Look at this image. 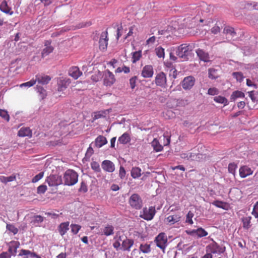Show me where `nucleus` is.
<instances>
[{
    "instance_id": "obj_39",
    "label": "nucleus",
    "mask_w": 258,
    "mask_h": 258,
    "mask_svg": "<svg viewBox=\"0 0 258 258\" xmlns=\"http://www.w3.org/2000/svg\"><path fill=\"white\" fill-rule=\"evenodd\" d=\"M214 100L218 103L223 104L224 106H226L228 104V100L223 96H217L214 98Z\"/></svg>"
},
{
    "instance_id": "obj_64",
    "label": "nucleus",
    "mask_w": 258,
    "mask_h": 258,
    "mask_svg": "<svg viewBox=\"0 0 258 258\" xmlns=\"http://www.w3.org/2000/svg\"><path fill=\"white\" fill-rule=\"evenodd\" d=\"M251 213L255 218H258V202L254 205Z\"/></svg>"
},
{
    "instance_id": "obj_13",
    "label": "nucleus",
    "mask_w": 258,
    "mask_h": 258,
    "mask_svg": "<svg viewBox=\"0 0 258 258\" xmlns=\"http://www.w3.org/2000/svg\"><path fill=\"white\" fill-rule=\"evenodd\" d=\"M155 84L161 87H165L167 79L165 74L163 72L158 74L155 77Z\"/></svg>"
},
{
    "instance_id": "obj_16",
    "label": "nucleus",
    "mask_w": 258,
    "mask_h": 258,
    "mask_svg": "<svg viewBox=\"0 0 258 258\" xmlns=\"http://www.w3.org/2000/svg\"><path fill=\"white\" fill-rule=\"evenodd\" d=\"M51 40H46L44 42V46L41 52V56L42 57H44L48 55H49L50 53H51L54 48L51 45Z\"/></svg>"
},
{
    "instance_id": "obj_36",
    "label": "nucleus",
    "mask_w": 258,
    "mask_h": 258,
    "mask_svg": "<svg viewBox=\"0 0 258 258\" xmlns=\"http://www.w3.org/2000/svg\"><path fill=\"white\" fill-rule=\"evenodd\" d=\"M212 204L218 208H222L226 210H228L229 208L228 204L222 201H215L212 203Z\"/></svg>"
},
{
    "instance_id": "obj_23",
    "label": "nucleus",
    "mask_w": 258,
    "mask_h": 258,
    "mask_svg": "<svg viewBox=\"0 0 258 258\" xmlns=\"http://www.w3.org/2000/svg\"><path fill=\"white\" fill-rule=\"evenodd\" d=\"M51 78L47 75H38L35 76L36 83L37 82L38 83L45 85L48 83Z\"/></svg>"
},
{
    "instance_id": "obj_51",
    "label": "nucleus",
    "mask_w": 258,
    "mask_h": 258,
    "mask_svg": "<svg viewBox=\"0 0 258 258\" xmlns=\"http://www.w3.org/2000/svg\"><path fill=\"white\" fill-rule=\"evenodd\" d=\"M0 116L7 121L10 120V116L6 110L0 109Z\"/></svg>"
},
{
    "instance_id": "obj_59",
    "label": "nucleus",
    "mask_w": 258,
    "mask_h": 258,
    "mask_svg": "<svg viewBox=\"0 0 258 258\" xmlns=\"http://www.w3.org/2000/svg\"><path fill=\"white\" fill-rule=\"evenodd\" d=\"M245 68L249 70L258 69V58L256 59L254 64H248L246 65Z\"/></svg>"
},
{
    "instance_id": "obj_38",
    "label": "nucleus",
    "mask_w": 258,
    "mask_h": 258,
    "mask_svg": "<svg viewBox=\"0 0 258 258\" xmlns=\"http://www.w3.org/2000/svg\"><path fill=\"white\" fill-rule=\"evenodd\" d=\"M141 169L138 167H134L131 170V176L133 178H137L141 175Z\"/></svg>"
},
{
    "instance_id": "obj_48",
    "label": "nucleus",
    "mask_w": 258,
    "mask_h": 258,
    "mask_svg": "<svg viewBox=\"0 0 258 258\" xmlns=\"http://www.w3.org/2000/svg\"><path fill=\"white\" fill-rule=\"evenodd\" d=\"M91 169L96 172H100L101 171V168L100 165L96 161H92L91 164Z\"/></svg>"
},
{
    "instance_id": "obj_4",
    "label": "nucleus",
    "mask_w": 258,
    "mask_h": 258,
    "mask_svg": "<svg viewBox=\"0 0 258 258\" xmlns=\"http://www.w3.org/2000/svg\"><path fill=\"white\" fill-rule=\"evenodd\" d=\"M128 203L130 206L136 210L141 209L143 205L142 198L137 194H133L130 197Z\"/></svg>"
},
{
    "instance_id": "obj_7",
    "label": "nucleus",
    "mask_w": 258,
    "mask_h": 258,
    "mask_svg": "<svg viewBox=\"0 0 258 258\" xmlns=\"http://www.w3.org/2000/svg\"><path fill=\"white\" fill-rule=\"evenodd\" d=\"M208 9V5L204 2H202L201 5L199 6H197L195 5L191 6L189 9L190 11L191 15L196 17L202 13V11H205V9Z\"/></svg>"
},
{
    "instance_id": "obj_2",
    "label": "nucleus",
    "mask_w": 258,
    "mask_h": 258,
    "mask_svg": "<svg viewBox=\"0 0 258 258\" xmlns=\"http://www.w3.org/2000/svg\"><path fill=\"white\" fill-rule=\"evenodd\" d=\"M64 184L72 186L75 184L78 180V174L73 170H67L63 175Z\"/></svg>"
},
{
    "instance_id": "obj_60",
    "label": "nucleus",
    "mask_w": 258,
    "mask_h": 258,
    "mask_svg": "<svg viewBox=\"0 0 258 258\" xmlns=\"http://www.w3.org/2000/svg\"><path fill=\"white\" fill-rule=\"evenodd\" d=\"M141 56V52L140 51H136L134 52L133 54V62H135L139 60Z\"/></svg>"
},
{
    "instance_id": "obj_8",
    "label": "nucleus",
    "mask_w": 258,
    "mask_h": 258,
    "mask_svg": "<svg viewBox=\"0 0 258 258\" xmlns=\"http://www.w3.org/2000/svg\"><path fill=\"white\" fill-rule=\"evenodd\" d=\"M196 82L195 78L191 76L185 77L182 81L181 84L182 88L185 90H190L195 85Z\"/></svg>"
},
{
    "instance_id": "obj_62",
    "label": "nucleus",
    "mask_w": 258,
    "mask_h": 258,
    "mask_svg": "<svg viewBox=\"0 0 258 258\" xmlns=\"http://www.w3.org/2000/svg\"><path fill=\"white\" fill-rule=\"evenodd\" d=\"M137 80V77L136 76H134L130 79V85L131 88L133 89L136 87Z\"/></svg>"
},
{
    "instance_id": "obj_10",
    "label": "nucleus",
    "mask_w": 258,
    "mask_h": 258,
    "mask_svg": "<svg viewBox=\"0 0 258 258\" xmlns=\"http://www.w3.org/2000/svg\"><path fill=\"white\" fill-rule=\"evenodd\" d=\"M223 34L225 35L226 39L228 41L234 40L237 38L236 32L234 28L229 26L225 27Z\"/></svg>"
},
{
    "instance_id": "obj_19",
    "label": "nucleus",
    "mask_w": 258,
    "mask_h": 258,
    "mask_svg": "<svg viewBox=\"0 0 258 258\" xmlns=\"http://www.w3.org/2000/svg\"><path fill=\"white\" fill-rule=\"evenodd\" d=\"M196 53L201 60L206 62L210 61V57L209 53L204 50L200 48L196 50Z\"/></svg>"
},
{
    "instance_id": "obj_11",
    "label": "nucleus",
    "mask_w": 258,
    "mask_h": 258,
    "mask_svg": "<svg viewBox=\"0 0 258 258\" xmlns=\"http://www.w3.org/2000/svg\"><path fill=\"white\" fill-rule=\"evenodd\" d=\"M46 182L49 186H56L62 183V179L58 175H52L46 178Z\"/></svg>"
},
{
    "instance_id": "obj_29",
    "label": "nucleus",
    "mask_w": 258,
    "mask_h": 258,
    "mask_svg": "<svg viewBox=\"0 0 258 258\" xmlns=\"http://www.w3.org/2000/svg\"><path fill=\"white\" fill-rule=\"evenodd\" d=\"M107 141L106 138L103 136H99L95 140V145L99 148L106 144Z\"/></svg>"
},
{
    "instance_id": "obj_27",
    "label": "nucleus",
    "mask_w": 258,
    "mask_h": 258,
    "mask_svg": "<svg viewBox=\"0 0 258 258\" xmlns=\"http://www.w3.org/2000/svg\"><path fill=\"white\" fill-rule=\"evenodd\" d=\"M18 136L21 137H31L32 131L28 127H22L19 131Z\"/></svg>"
},
{
    "instance_id": "obj_42",
    "label": "nucleus",
    "mask_w": 258,
    "mask_h": 258,
    "mask_svg": "<svg viewBox=\"0 0 258 258\" xmlns=\"http://www.w3.org/2000/svg\"><path fill=\"white\" fill-rule=\"evenodd\" d=\"M140 250L144 253H149L150 252L151 246L148 243H142L140 246Z\"/></svg>"
},
{
    "instance_id": "obj_9",
    "label": "nucleus",
    "mask_w": 258,
    "mask_h": 258,
    "mask_svg": "<svg viewBox=\"0 0 258 258\" xmlns=\"http://www.w3.org/2000/svg\"><path fill=\"white\" fill-rule=\"evenodd\" d=\"M208 248V251H209L208 253H211L212 255L216 254L219 255L224 251V249L215 241L209 244Z\"/></svg>"
},
{
    "instance_id": "obj_37",
    "label": "nucleus",
    "mask_w": 258,
    "mask_h": 258,
    "mask_svg": "<svg viewBox=\"0 0 258 258\" xmlns=\"http://www.w3.org/2000/svg\"><path fill=\"white\" fill-rule=\"evenodd\" d=\"M131 140L130 136L127 133H124L122 134L118 140V141L122 144H126L128 143Z\"/></svg>"
},
{
    "instance_id": "obj_58",
    "label": "nucleus",
    "mask_w": 258,
    "mask_h": 258,
    "mask_svg": "<svg viewBox=\"0 0 258 258\" xmlns=\"http://www.w3.org/2000/svg\"><path fill=\"white\" fill-rule=\"evenodd\" d=\"M43 172H41L39 173L32 178V182L33 183L37 182L43 177Z\"/></svg>"
},
{
    "instance_id": "obj_34",
    "label": "nucleus",
    "mask_w": 258,
    "mask_h": 258,
    "mask_svg": "<svg viewBox=\"0 0 258 258\" xmlns=\"http://www.w3.org/2000/svg\"><path fill=\"white\" fill-rule=\"evenodd\" d=\"M251 217L246 216L241 219L242 226L244 229H248L251 226Z\"/></svg>"
},
{
    "instance_id": "obj_12",
    "label": "nucleus",
    "mask_w": 258,
    "mask_h": 258,
    "mask_svg": "<svg viewBox=\"0 0 258 258\" xmlns=\"http://www.w3.org/2000/svg\"><path fill=\"white\" fill-rule=\"evenodd\" d=\"M186 233L192 236H197L201 238L208 235V232L202 227L198 228L197 229L187 230Z\"/></svg>"
},
{
    "instance_id": "obj_56",
    "label": "nucleus",
    "mask_w": 258,
    "mask_h": 258,
    "mask_svg": "<svg viewBox=\"0 0 258 258\" xmlns=\"http://www.w3.org/2000/svg\"><path fill=\"white\" fill-rule=\"evenodd\" d=\"M232 75L237 81L240 82L242 81L244 78L243 74L241 72H234L232 74Z\"/></svg>"
},
{
    "instance_id": "obj_26",
    "label": "nucleus",
    "mask_w": 258,
    "mask_h": 258,
    "mask_svg": "<svg viewBox=\"0 0 258 258\" xmlns=\"http://www.w3.org/2000/svg\"><path fill=\"white\" fill-rule=\"evenodd\" d=\"M252 172L253 171L251 168L246 166H243L239 169V174L242 178L252 174Z\"/></svg>"
},
{
    "instance_id": "obj_14",
    "label": "nucleus",
    "mask_w": 258,
    "mask_h": 258,
    "mask_svg": "<svg viewBox=\"0 0 258 258\" xmlns=\"http://www.w3.org/2000/svg\"><path fill=\"white\" fill-rule=\"evenodd\" d=\"M107 32H103L100 36L99 40V48L101 50H104L107 48L108 39L107 37Z\"/></svg>"
},
{
    "instance_id": "obj_44",
    "label": "nucleus",
    "mask_w": 258,
    "mask_h": 258,
    "mask_svg": "<svg viewBox=\"0 0 258 258\" xmlns=\"http://www.w3.org/2000/svg\"><path fill=\"white\" fill-rule=\"evenodd\" d=\"M204 155L200 153H190V161H200L202 159H203L204 157Z\"/></svg>"
},
{
    "instance_id": "obj_40",
    "label": "nucleus",
    "mask_w": 258,
    "mask_h": 258,
    "mask_svg": "<svg viewBox=\"0 0 258 258\" xmlns=\"http://www.w3.org/2000/svg\"><path fill=\"white\" fill-rule=\"evenodd\" d=\"M155 52L159 58H164L165 57L164 49L161 46H157L155 49Z\"/></svg>"
},
{
    "instance_id": "obj_3",
    "label": "nucleus",
    "mask_w": 258,
    "mask_h": 258,
    "mask_svg": "<svg viewBox=\"0 0 258 258\" xmlns=\"http://www.w3.org/2000/svg\"><path fill=\"white\" fill-rule=\"evenodd\" d=\"M156 214V210L154 206H150L149 208H144L140 212V217L147 221L152 220Z\"/></svg>"
},
{
    "instance_id": "obj_28",
    "label": "nucleus",
    "mask_w": 258,
    "mask_h": 258,
    "mask_svg": "<svg viewBox=\"0 0 258 258\" xmlns=\"http://www.w3.org/2000/svg\"><path fill=\"white\" fill-rule=\"evenodd\" d=\"M19 255H25V258H41L40 256L37 254L36 253L32 252L31 251L26 249H22L20 251V253H19Z\"/></svg>"
},
{
    "instance_id": "obj_6",
    "label": "nucleus",
    "mask_w": 258,
    "mask_h": 258,
    "mask_svg": "<svg viewBox=\"0 0 258 258\" xmlns=\"http://www.w3.org/2000/svg\"><path fill=\"white\" fill-rule=\"evenodd\" d=\"M103 78L104 85L106 86H112L116 81L114 75L109 70L103 73Z\"/></svg>"
},
{
    "instance_id": "obj_20",
    "label": "nucleus",
    "mask_w": 258,
    "mask_h": 258,
    "mask_svg": "<svg viewBox=\"0 0 258 258\" xmlns=\"http://www.w3.org/2000/svg\"><path fill=\"white\" fill-rule=\"evenodd\" d=\"M71 83L70 79L68 78H62L58 81V91H63L67 89L68 86Z\"/></svg>"
},
{
    "instance_id": "obj_22",
    "label": "nucleus",
    "mask_w": 258,
    "mask_h": 258,
    "mask_svg": "<svg viewBox=\"0 0 258 258\" xmlns=\"http://www.w3.org/2000/svg\"><path fill=\"white\" fill-rule=\"evenodd\" d=\"M69 75L74 79H77L82 75V73L80 71L77 67H73L71 68L69 72Z\"/></svg>"
},
{
    "instance_id": "obj_52",
    "label": "nucleus",
    "mask_w": 258,
    "mask_h": 258,
    "mask_svg": "<svg viewBox=\"0 0 258 258\" xmlns=\"http://www.w3.org/2000/svg\"><path fill=\"white\" fill-rule=\"evenodd\" d=\"M36 83V80H34V79H31L30 81H28L26 83H22L20 85V87H27L29 88L31 86H33Z\"/></svg>"
},
{
    "instance_id": "obj_55",
    "label": "nucleus",
    "mask_w": 258,
    "mask_h": 258,
    "mask_svg": "<svg viewBox=\"0 0 258 258\" xmlns=\"http://www.w3.org/2000/svg\"><path fill=\"white\" fill-rule=\"evenodd\" d=\"M194 216V215L191 212H188L186 216L185 222L189 224L192 225L194 223V222L192 219Z\"/></svg>"
},
{
    "instance_id": "obj_57",
    "label": "nucleus",
    "mask_w": 258,
    "mask_h": 258,
    "mask_svg": "<svg viewBox=\"0 0 258 258\" xmlns=\"http://www.w3.org/2000/svg\"><path fill=\"white\" fill-rule=\"evenodd\" d=\"M94 153V150L93 148L91 147V146H90L87 149V152L85 154V159H89L91 156L93 155Z\"/></svg>"
},
{
    "instance_id": "obj_35",
    "label": "nucleus",
    "mask_w": 258,
    "mask_h": 258,
    "mask_svg": "<svg viewBox=\"0 0 258 258\" xmlns=\"http://www.w3.org/2000/svg\"><path fill=\"white\" fill-rule=\"evenodd\" d=\"M245 95L244 93L240 91H234L230 96V99L232 101H235L238 98H244Z\"/></svg>"
},
{
    "instance_id": "obj_24",
    "label": "nucleus",
    "mask_w": 258,
    "mask_h": 258,
    "mask_svg": "<svg viewBox=\"0 0 258 258\" xmlns=\"http://www.w3.org/2000/svg\"><path fill=\"white\" fill-rule=\"evenodd\" d=\"M9 252L11 255H15L17 249L19 246V243L16 241H12L9 243Z\"/></svg>"
},
{
    "instance_id": "obj_54",
    "label": "nucleus",
    "mask_w": 258,
    "mask_h": 258,
    "mask_svg": "<svg viewBox=\"0 0 258 258\" xmlns=\"http://www.w3.org/2000/svg\"><path fill=\"white\" fill-rule=\"evenodd\" d=\"M70 227L71 228V231L74 234H77L81 228V226L78 224H72Z\"/></svg>"
},
{
    "instance_id": "obj_53",
    "label": "nucleus",
    "mask_w": 258,
    "mask_h": 258,
    "mask_svg": "<svg viewBox=\"0 0 258 258\" xmlns=\"http://www.w3.org/2000/svg\"><path fill=\"white\" fill-rule=\"evenodd\" d=\"M237 167V166L234 163H230L228 165V171L229 173L232 174L233 175H235V171Z\"/></svg>"
},
{
    "instance_id": "obj_18",
    "label": "nucleus",
    "mask_w": 258,
    "mask_h": 258,
    "mask_svg": "<svg viewBox=\"0 0 258 258\" xmlns=\"http://www.w3.org/2000/svg\"><path fill=\"white\" fill-rule=\"evenodd\" d=\"M124 238H125V240H123L120 250L129 251L131 250V248L134 245V241L133 240L128 239L127 237H124Z\"/></svg>"
},
{
    "instance_id": "obj_30",
    "label": "nucleus",
    "mask_w": 258,
    "mask_h": 258,
    "mask_svg": "<svg viewBox=\"0 0 258 258\" xmlns=\"http://www.w3.org/2000/svg\"><path fill=\"white\" fill-rule=\"evenodd\" d=\"M180 219L181 217L179 215H170L166 218V222L170 225H172L179 222Z\"/></svg>"
},
{
    "instance_id": "obj_45",
    "label": "nucleus",
    "mask_w": 258,
    "mask_h": 258,
    "mask_svg": "<svg viewBox=\"0 0 258 258\" xmlns=\"http://www.w3.org/2000/svg\"><path fill=\"white\" fill-rule=\"evenodd\" d=\"M209 77L211 79H215L217 78L218 74L217 70L215 69H209L208 70Z\"/></svg>"
},
{
    "instance_id": "obj_41",
    "label": "nucleus",
    "mask_w": 258,
    "mask_h": 258,
    "mask_svg": "<svg viewBox=\"0 0 258 258\" xmlns=\"http://www.w3.org/2000/svg\"><path fill=\"white\" fill-rule=\"evenodd\" d=\"M151 145L154 150L156 152L161 151L163 149V147L161 145L158 141L156 139H154L151 143Z\"/></svg>"
},
{
    "instance_id": "obj_43",
    "label": "nucleus",
    "mask_w": 258,
    "mask_h": 258,
    "mask_svg": "<svg viewBox=\"0 0 258 258\" xmlns=\"http://www.w3.org/2000/svg\"><path fill=\"white\" fill-rule=\"evenodd\" d=\"M16 176L12 175L11 176L6 177L5 176H0V181L4 183H7L9 182H11L16 180Z\"/></svg>"
},
{
    "instance_id": "obj_61",
    "label": "nucleus",
    "mask_w": 258,
    "mask_h": 258,
    "mask_svg": "<svg viewBox=\"0 0 258 258\" xmlns=\"http://www.w3.org/2000/svg\"><path fill=\"white\" fill-rule=\"evenodd\" d=\"M219 91L216 88H210L208 89V94L210 95H215L219 93Z\"/></svg>"
},
{
    "instance_id": "obj_15",
    "label": "nucleus",
    "mask_w": 258,
    "mask_h": 258,
    "mask_svg": "<svg viewBox=\"0 0 258 258\" xmlns=\"http://www.w3.org/2000/svg\"><path fill=\"white\" fill-rule=\"evenodd\" d=\"M102 168L106 172H113L115 170L114 163L110 160H104L101 164Z\"/></svg>"
},
{
    "instance_id": "obj_46",
    "label": "nucleus",
    "mask_w": 258,
    "mask_h": 258,
    "mask_svg": "<svg viewBox=\"0 0 258 258\" xmlns=\"http://www.w3.org/2000/svg\"><path fill=\"white\" fill-rule=\"evenodd\" d=\"M115 72L116 73L123 72L125 74H128L130 72V68L128 67L123 66L121 67L117 68Z\"/></svg>"
},
{
    "instance_id": "obj_49",
    "label": "nucleus",
    "mask_w": 258,
    "mask_h": 258,
    "mask_svg": "<svg viewBox=\"0 0 258 258\" xmlns=\"http://www.w3.org/2000/svg\"><path fill=\"white\" fill-rule=\"evenodd\" d=\"M6 228L8 230L13 233L14 235L17 234L18 232V229L13 224H7Z\"/></svg>"
},
{
    "instance_id": "obj_47",
    "label": "nucleus",
    "mask_w": 258,
    "mask_h": 258,
    "mask_svg": "<svg viewBox=\"0 0 258 258\" xmlns=\"http://www.w3.org/2000/svg\"><path fill=\"white\" fill-rule=\"evenodd\" d=\"M36 90L39 94L41 99H43L46 96V91L42 87L37 86Z\"/></svg>"
},
{
    "instance_id": "obj_63",
    "label": "nucleus",
    "mask_w": 258,
    "mask_h": 258,
    "mask_svg": "<svg viewBox=\"0 0 258 258\" xmlns=\"http://www.w3.org/2000/svg\"><path fill=\"white\" fill-rule=\"evenodd\" d=\"M47 190V186L45 185H41L37 187V193L38 194H43Z\"/></svg>"
},
{
    "instance_id": "obj_21",
    "label": "nucleus",
    "mask_w": 258,
    "mask_h": 258,
    "mask_svg": "<svg viewBox=\"0 0 258 258\" xmlns=\"http://www.w3.org/2000/svg\"><path fill=\"white\" fill-rule=\"evenodd\" d=\"M69 222H65L60 223L58 226V231L61 236H63L69 230Z\"/></svg>"
},
{
    "instance_id": "obj_25",
    "label": "nucleus",
    "mask_w": 258,
    "mask_h": 258,
    "mask_svg": "<svg viewBox=\"0 0 258 258\" xmlns=\"http://www.w3.org/2000/svg\"><path fill=\"white\" fill-rule=\"evenodd\" d=\"M0 10L3 12L10 15H12L14 13L13 11L11 10V8L8 6L7 2L5 0L3 1L1 3Z\"/></svg>"
},
{
    "instance_id": "obj_33",
    "label": "nucleus",
    "mask_w": 258,
    "mask_h": 258,
    "mask_svg": "<svg viewBox=\"0 0 258 258\" xmlns=\"http://www.w3.org/2000/svg\"><path fill=\"white\" fill-rule=\"evenodd\" d=\"M124 237H126L125 236H119V237L116 236V240L113 243V246L114 248H115L117 250H120V246L121 244L122 243L123 240H125V238Z\"/></svg>"
},
{
    "instance_id": "obj_1",
    "label": "nucleus",
    "mask_w": 258,
    "mask_h": 258,
    "mask_svg": "<svg viewBox=\"0 0 258 258\" xmlns=\"http://www.w3.org/2000/svg\"><path fill=\"white\" fill-rule=\"evenodd\" d=\"M192 49V46L188 44L184 43L179 46L176 50V54L181 59V61L187 60L188 56Z\"/></svg>"
},
{
    "instance_id": "obj_50",
    "label": "nucleus",
    "mask_w": 258,
    "mask_h": 258,
    "mask_svg": "<svg viewBox=\"0 0 258 258\" xmlns=\"http://www.w3.org/2000/svg\"><path fill=\"white\" fill-rule=\"evenodd\" d=\"M44 220V217L40 215H37L34 217L32 221L34 224L39 225Z\"/></svg>"
},
{
    "instance_id": "obj_31",
    "label": "nucleus",
    "mask_w": 258,
    "mask_h": 258,
    "mask_svg": "<svg viewBox=\"0 0 258 258\" xmlns=\"http://www.w3.org/2000/svg\"><path fill=\"white\" fill-rule=\"evenodd\" d=\"M114 234V227L111 225H106L102 230L101 235H104L106 236L112 235Z\"/></svg>"
},
{
    "instance_id": "obj_17",
    "label": "nucleus",
    "mask_w": 258,
    "mask_h": 258,
    "mask_svg": "<svg viewBox=\"0 0 258 258\" xmlns=\"http://www.w3.org/2000/svg\"><path fill=\"white\" fill-rule=\"evenodd\" d=\"M154 71L151 65L145 66L142 71L141 76L145 78H149L153 77Z\"/></svg>"
},
{
    "instance_id": "obj_32",
    "label": "nucleus",
    "mask_w": 258,
    "mask_h": 258,
    "mask_svg": "<svg viewBox=\"0 0 258 258\" xmlns=\"http://www.w3.org/2000/svg\"><path fill=\"white\" fill-rule=\"evenodd\" d=\"M109 110H101L98 112H94V115L93 116V121H94L96 119L104 118L106 116V115L109 113Z\"/></svg>"
},
{
    "instance_id": "obj_5",
    "label": "nucleus",
    "mask_w": 258,
    "mask_h": 258,
    "mask_svg": "<svg viewBox=\"0 0 258 258\" xmlns=\"http://www.w3.org/2000/svg\"><path fill=\"white\" fill-rule=\"evenodd\" d=\"M157 246L162 249L164 253L165 248L167 245V238L164 233H160L154 240Z\"/></svg>"
}]
</instances>
